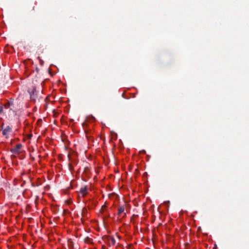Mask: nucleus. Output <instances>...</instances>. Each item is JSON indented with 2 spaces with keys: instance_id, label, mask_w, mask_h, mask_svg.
<instances>
[{
  "instance_id": "nucleus-1",
  "label": "nucleus",
  "mask_w": 249,
  "mask_h": 249,
  "mask_svg": "<svg viewBox=\"0 0 249 249\" xmlns=\"http://www.w3.org/2000/svg\"><path fill=\"white\" fill-rule=\"evenodd\" d=\"M1 129L2 131V134L6 137H8L9 133L11 132L12 130L11 128L9 126H7L5 128H3V125H2Z\"/></svg>"
},
{
  "instance_id": "nucleus-2",
  "label": "nucleus",
  "mask_w": 249,
  "mask_h": 249,
  "mask_svg": "<svg viewBox=\"0 0 249 249\" xmlns=\"http://www.w3.org/2000/svg\"><path fill=\"white\" fill-rule=\"evenodd\" d=\"M88 193V187H84L80 189V195L84 196Z\"/></svg>"
},
{
  "instance_id": "nucleus-3",
  "label": "nucleus",
  "mask_w": 249,
  "mask_h": 249,
  "mask_svg": "<svg viewBox=\"0 0 249 249\" xmlns=\"http://www.w3.org/2000/svg\"><path fill=\"white\" fill-rule=\"evenodd\" d=\"M124 212V206H121L118 209V214L121 215Z\"/></svg>"
},
{
  "instance_id": "nucleus-4",
  "label": "nucleus",
  "mask_w": 249,
  "mask_h": 249,
  "mask_svg": "<svg viewBox=\"0 0 249 249\" xmlns=\"http://www.w3.org/2000/svg\"><path fill=\"white\" fill-rule=\"evenodd\" d=\"M109 244H111L112 245H114L115 243V239L112 237H109Z\"/></svg>"
},
{
  "instance_id": "nucleus-5",
  "label": "nucleus",
  "mask_w": 249,
  "mask_h": 249,
  "mask_svg": "<svg viewBox=\"0 0 249 249\" xmlns=\"http://www.w3.org/2000/svg\"><path fill=\"white\" fill-rule=\"evenodd\" d=\"M169 203H170L169 201H166V202H164L163 203V204H162V205L163 206H165L166 207L169 208Z\"/></svg>"
},
{
  "instance_id": "nucleus-6",
  "label": "nucleus",
  "mask_w": 249,
  "mask_h": 249,
  "mask_svg": "<svg viewBox=\"0 0 249 249\" xmlns=\"http://www.w3.org/2000/svg\"><path fill=\"white\" fill-rule=\"evenodd\" d=\"M21 145L20 144H18L17 146V147L18 149H20L21 148Z\"/></svg>"
}]
</instances>
